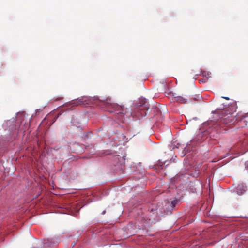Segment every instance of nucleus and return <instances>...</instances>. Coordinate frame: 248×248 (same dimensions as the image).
I'll return each mask as SVG.
<instances>
[{"label":"nucleus","mask_w":248,"mask_h":248,"mask_svg":"<svg viewBox=\"0 0 248 248\" xmlns=\"http://www.w3.org/2000/svg\"><path fill=\"white\" fill-rule=\"evenodd\" d=\"M227 111L226 110L223 111V116L221 119V122L226 124H228L232 120L231 117H232V115L233 113L235 111V108H234L233 110L229 111L228 113L226 112Z\"/></svg>","instance_id":"nucleus-1"},{"label":"nucleus","mask_w":248,"mask_h":248,"mask_svg":"<svg viewBox=\"0 0 248 248\" xmlns=\"http://www.w3.org/2000/svg\"><path fill=\"white\" fill-rule=\"evenodd\" d=\"M235 191L238 195H242L246 191V186L243 184L238 185Z\"/></svg>","instance_id":"nucleus-2"},{"label":"nucleus","mask_w":248,"mask_h":248,"mask_svg":"<svg viewBox=\"0 0 248 248\" xmlns=\"http://www.w3.org/2000/svg\"><path fill=\"white\" fill-rule=\"evenodd\" d=\"M174 99L176 102L181 104L186 103L187 101V99L181 96H175Z\"/></svg>","instance_id":"nucleus-3"},{"label":"nucleus","mask_w":248,"mask_h":248,"mask_svg":"<svg viewBox=\"0 0 248 248\" xmlns=\"http://www.w3.org/2000/svg\"><path fill=\"white\" fill-rule=\"evenodd\" d=\"M245 168L248 170V161L246 162L245 163Z\"/></svg>","instance_id":"nucleus-4"},{"label":"nucleus","mask_w":248,"mask_h":248,"mask_svg":"<svg viewBox=\"0 0 248 248\" xmlns=\"http://www.w3.org/2000/svg\"><path fill=\"white\" fill-rule=\"evenodd\" d=\"M176 202H177L176 201H172L171 204L174 206L175 204L176 203Z\"/></svg>","instance_id":"nucleus-5"},{"label":"nucleus","mask_w":248,"mask_h":248,"mask_svg":"<svg viewBox=\"0 0 248 248\" xmlns=\"http://www.w3.org/2000/svg\"><path fill=\"white\" fill-rule=\"evenodd\" d=\"M223 98L227 100H229L230 99L228 97H223Z\"/></svg>","instance_id":"nucleus-6"},{"label":"nucleus","mask_w":248,"mask_h":248,"mask_svg":"<svg viewBox=\"0 0 248 248\" xmlns=\"http://www.w3.org/2000/svg\"><path fill=\"white\" fill-rule=\"evenodd\" d=\"M47 246V244L46 243V247Z\"/></svg>","instance_id":"nucleus-7"}]
</instances>
